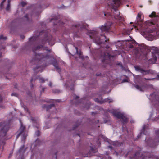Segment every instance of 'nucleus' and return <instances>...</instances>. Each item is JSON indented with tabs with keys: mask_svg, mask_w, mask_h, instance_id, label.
<instances>
[{
	"mask_svg": "<svg viewBox=\"0 0 159 159\" xmlns=\"http://www.w3.org/2000/svg\"><path fill=\"white\" fill-rule=\"evenodd\" d=\"M126 0H110L108 2V6L112 8V11L115 12L114 15V19H118L120 21L123 20V18L121 16H119L120 12L116 9V7L119 6L123 2H125Z\"/></svg>",
	"mask_w": 159,
	"mask_h": 159,
	"instance_id": "f257e3e1",
	"label": "nucleus"
},
{
	"mask_svg": "<svg viewBox=\"0 0 159 159\" xmlns=\"http://www.w3.org/2000/svg\"><path fill=\"white\" fill-rule=\"evenodd\" d=\"M132 44L131 43H129L128 44V46L130 48H133V53L135 54H137L139 53L140 54V52L141 53H143L146 50V47L144 45V44H139L138 46H135V48H139V49L135 48L134 49V47L135 46V43L136 42L134 40H133L132 42Z\"/></svg>",
	"mask_w": 159,
	"mask_h": 159,
	"instance_id": "f03ea898",
	"label": "nucleus"
},
{
	"mask_svg": "<svg viewBox=\"0 0 159 159\" xmlns=\"http://www.w3.org/2000/svg\"><path fill=\"white\" fill-rule=\"evenodd\" d=\"M111 112L112 113L113 115L117 118L121 119L123 123H125L128 121V119L124 113L117 112L116 110H113Z\"/></svg>",
	"mask_w": 159,
	"mask_h": 159,
	"instance_id": "7ed1b4c3",
	"label": "nucleus"
},
{
	"mask_svg": "<svg viewBox=\"0 0 159 159\" xmlns=\"http://www.w3.org/2000/svg\"><path fill=\"white\" fill-rule=\"evenodd\" d=\"M89 35L91 38H93L95 42L98 44H101L102 42L101 41V39L99 38L97 34V32L95 30H90L89 32Z\"/></svg>",
	"mask_w": 159,
	"mask_h": 159,
	"instance_id": "20e7f679",
	"label": "nucleus"
},
{
	"mask_svg": "<svg viewBox=\"0 0 159 159\" xmlns=\"http://www.w3.org/2000/svg\"><path fill=\"white\" fill-rule=\"evenodd\" d=\"M19 131L20 132L18 135L17 136V138L19 136H21L22 141L24 142L27 136V132L25 130V127L21 125Z\"/></svg>",
	"mask_w": 159,
	"mask_h": 159,
	"instance_id": "39448f33",
	"label": "nucleus"
},
{
	"mask_svg": "<svg viewBox=\"0 0 159 159\" xmlns=\"http://www.w3.org/2000/svg\"><path fill=\"white\" fill-rule=\"evenodd\" d=\"M111 24L112 23L111 22H107L104 25H102L100 28L102 32L108 31L110 29Z\"/></svg>",
	"mask_w": 159,
	"mask_h": 159,
	"instance_id": "423d86ee",
	"label": "nucleus"
},
{
	"mask_svg": "<svg viewBox=\"0 0 159 159\" xmlns=\"http://www.w3.org/2000/svg\"><path fill=\"white\" fill-rule=\"evenodd\" d=\"M150 17H153V20L155 22H156L159 20V16H158L156 15L155 13L154 12H152L151 14L149 15Z\"/></svg>",
	"mask_w": 159,
	"mask_h": 159,
	"instance_id": "0eeeda50",
	"label": "nucleus"
},
{
	"mask_svg": "<svg viewBox=\"0 0 159 159\" xmlns=\"http://www.w3.org/2000/svg\"><path fill=\"white\" fill-rule=\"evenodd\" d=\"M49 57L48 55L46 56L45 57L43 56V54H39L36 55V57L39 60H41V59H45L48 58Z\"/></svg>",
	"mask_w": 159,
	"mask_h": 159,
	"instance_id": "6e6552de",
	"label": "nucleus"
},
{
	"mask_svg": "<svg viewBox=\"0 0 159 159\" xmlns=\"http://www.w3.org/2000/svg\"><path fill=\"white\" fill-rule=\"evenodd\" d=\"M73 26L77 28H80L81 29L82 28H84V25H83L82 23L81 22H79L73 25Z\"/></svg>",
	"mask_w": 159,
	"mask_h": 159,
	"instance_id": "1a4fd4ad",
	"label": "nucleus"
},
{
	"mask_svg": "<svg viewBox=\"0 0 159 159\" xmlns=\"http://www.w3.org/2000/svg\"><path fill=\"white\" fill-rule=\"evenodd\" d=\"M135 70L136 71L140 72L143 74H144L145 72L143 69H142L140 66H134Z\"/></svg>",
	"mask_w": 159,
	"mask_h": 159,
	"instance_id": "9d476101",
	"label": "nucleus"
},
{
	"mask_svg": "<svg viewBox=\"0 0 159 159\" xmlns=\"http://www.w3.org/2000/svg\"><path fill=\"white\" fill-rule=\"evenodd\" d=\"M134 87L138 90L141 91H143L145 90V86H140L139 85H134Z\"/></svg>",
	"mask_w": 159,
	"mask_h": 159,
	"instance_id": "9b49d317",
	"label": "nucleus"
},
{
	"mask_svg": "<svg viewBox=\"0 0 159 159\" xmlns=\"http://www.w3.org/2000/svg\"><path fill=\"white\" fill-rule=\"evenodd\" d=\"M157 56L159 57V53H156L155 54L153 55V58L154 59V61H153V63H155L156 62Z\"/></svg>",
	"mask_w": 159,
	"mask_h": 159,
	"instance_id": "f8f14e48",
	"label": "nucleus"
},
{
	"mask_svg": "<svg viewBox=\"0 0 159 159\" xmlns=\"http://www.w3.org/2000/svg\"><path fill=\"white\" fill-rule=\"evenodd\" d=\"M121 143L118 142V141H115L113 142V144L114 146H115L116 147L119 146L121 145Z\"/></svg>",
	"mask_w": 159,
	"mask_h": 159,
	"instance_id": "ddd939ff",
	"label": "nucleus"
},
{
	"mask_svg": "<svg viewBox=\"0 0 159 159\" xmlns=\"http://www.w3.org/2000/svg\"><path fill=\"white\" fill-rule=\"evenodd\" d=\"M7 131L4 130V128L2 129L0 131V134H2V136H5Z\"/></svg>",
	"mask_w": 159,
	"mask_h": 159,
	"instance_id": "4468645a",
	"label": "nucleus"
},
{
	"mask_svg": "<svg viewBox=\"0 0 159 159\" xmlns=\"http://www.w3.org/2000/svg\"><path fill=\"white\" fill-rule=\"evenodd\" d=\"M10 9V2L9 1H8V3L7 5V7L6 8V10L7 11H9Z\"/></svg>",
	"mask_w": 159,
	"mask_h": 159,
	"instance_id": "2eb2a0df",
	"label": "nucleus"
},
{
	"mask_svg": "<svg viewBox=\"0 0 159 159\" xmlns=\"http://www.w3.org/2000/svg\"><path fill=\"white\" fill-rule=\"evenodd\" d=\"M39 80L40 82L43 83L45 82V80L43 78L39 77Z\"/></svg>",
	"mask_w": 159,
	"mask_h": 159,
	"instance_id": "dca6fc26",
	"label": "nucleus"
},
{
	"mask_svg": "<svg viewBox=\"0 0 159 159\" xmlns=\"http://www.w3.org/2000/svg\"><path fill=\"white\" fill-rule=\"evenodd\" d=\"M7 39V38L6 37H4L2 35H1L0 36V40H6Z\"/></svg>",
	"mask_w": 159,
	"mask_h": 159,
	"instance_id": "f3484780",
	"label": "nucleus"
},
{
	"mask_svg": "<svg viewBox=\"0 0 159 159\" xmlns=\"http://www.w3.org/2000/svg\"><path fill=\"white\" fill-rule=\"evenodd\" d=\"M140 15L139 14H138L137 15V19L138 21H140Z\"/></svg>",
	"mask_w": 159,
	"mask_h": 159,
	"instance_id": "a211bd4d",
	"label": "nucleus"
},
{
	"mask_svg": "<svg viewBox=\"0 0 159 159\" xmlns=\"http://www.w3.org/2000/svg\"><path fill=\"white\" fill-rule=\"evenodd\" d=\"M6 0H3V1L1 2L0 4V7L1 8H2L3 7V3L6 1Z\"/></svg>",
	"mask_w": 159,
	"mask_h": 159,
	"instance_id": "6ab92c4d",
	"label": "nucleus"
},
{
	"mask_svg": "<svg viewBox=\"0 0 159 159\" xmlns=\"http://www.w3.org/2000/svg\"><path fill=\"white\" fill-rule=\"evenodd\" d=\"M42 47L41 46V47L40 46H38L35 48H34L33 49V51L34 52L35 50H39V49H40L41 48H42Z\"/></svg>",
	"mask_w": 159,
	"mask_h": 159,
	"instance_id": "aec40b11",
	"label": "nucleus"
},
{
	"mask_svg": "<svg viewBox=\"0 0 159 159\" xmlns=\"http://www.w3.org/2000/svg\"><path fill=\"white\" fill-rule=\"evenodd\" d=\"M54 67L57 70H59V68L58 66H57V64L55 63H52Z\"/></svg>",
	"mask_w": 159,
	"mask_h": 159,
	"instance_id": "412c9836",
	"label": "nucleus"
},
{
	"mask_svg": "<svg viewBox=\"0 0 159 159\" xmlns=\"http://www.w3.org/2000/svg\"><path fill=\"white\" fill-rule=\"evenodd\" d=\"M95 101L96 102H97L98 103H102L103 102H102L101 101H99L98 99L97 98L95 99Z\"/></svg>",
	"mask_w": 159,
	"mask_h": 159,
	"instance_id": "4be33fe9",
	"label": "nucleus"
},
{
	"mask_svg": "<svg viewBox=\"0 0 159 159\" xmlns=\"http://www.w3.org/2000/svg\"><path fill=\"white\" fill-rule=\"evenodd\" d=\"M75 49H76V53H77L79 55H80L81 54V52H78V51L77 48V47H75Z\"/></svg>",
	"mask_w": 159,
	"mask_h": 159,
	"instance_id": "5701e85b",
	"label": "nucleus"
},
{
	"mask_svg": "<svg viewBox=\"0 0 159 159\" xmlns=\"http://www.w3.org/2000/svg\"><path fill=\"white\" fill-rule=\"evenodd\" d=\"M29 119L32 120V121H35L36 120L32 117H30Z\"/></svg>",
	"mask_w": 159,
	"mask_h": 159,
	"instance_id": "b1692460",
	"label": "nucleus"
},
{
	"mask_svg": "<svg viewBox=\"0 0 159 159\" xmlns=\"http://www.w3.org/2000/svg\"><path fill=\"white\" fill-rule=\"evenodd\" d=\"M35 134L37 136H38L39 135V132L37 131L35 132Z\"/></svg>",
	"mask_w": 159,
	"mask_h": 159,
	"instance_id": "393cba45",
	"label": "nucleus"
},
{
	"mask_svg": "<svg viewBox=\"0 0 159 159\" xmlns=\"http://www.w3.org/2000/svg\"><path fill=\"white\" fill-rule=\"evenodd\" d=\"M102 38H103L102 39H105V41L106 42H107V41H108V39H107L106 38V37L105 36H103L102 37Z\"/></svg>",
	"mask_w": 159,
	"mask_h": 159,
	"instance_id": "a878e982",
	"label": "nucleus"
},
{
	"mask_svg": "<svg viewBox=\"0 0 159 159\" xmlns=\"http://www.w3.org/2000/svg\"><path fill=\"white\" fill-rule=\"evenodd\" d=\"M128 82V79H124L122 80L123 82Z\"/></svg>",
	"mask_w": 159,
	"mask_h": 159,
	"instance_id": "bb28decb",
	"label": "nucleus"
},
{
	"mask_svg": "<svg viewBox=\"0 0 159 159\" xmlns=\"http://www.w3.org/2000/svg\"><path fill=\"white\" fill-rule=\"evenodd\" d=\"M105 157L106 159L107 158L108 159H111V157H110L108 155H106Z\"/></svg>",
	"mask_w": 159,
	"mask_h": 159,
	"instance_id": "cd10ccee",
	"label": "nucleus"
},
{
	"mask_svg": "<svg viewBox=\"0 0 159 159\" xmlns=\"http://www.w3.org/2000/svg\"><path fill=\"white\" fill-rule=\"evenodd\" d=\"M23 107L24 108L25 110H26V111H28V110L27 108V107H26L24 106Z\"/></svg>",
	"mask_w": 159,
	"mask_h": 159,
	"instance_id": "c85d7f7f",
	"label": "nucleus"
},
{
	"mask_svg": "<svg viewBox=\"0 0 159 159\" xmlns=\"http://www.w3.org/2000/svg\"><path fill=\"white\" fill-rule=\"evenodd\" d=\"M107 56H106V55H105V56H103V58H104V59H106V58H107ZM108 56L109 57V55L108 54Z\"/></svg>",
	"mask_w": 159,
	"mask_h": 159,
	"instance_id": "c756f323",
	"label": "nucleus"
},
{
	"mask_svg": "<svg viewBox=\"0 0 159 159\" xmlns=\"http://www.w3.org/2000/svg\"><path fill=\"white\" fill-rule=\"evenodd\" d=\"M22 148H21L19 150V152H20V153H21V151L22 150Z\"/></svg>",
	"mask_w": 159,
	"mask_h": 159,
	"instance_id": "7c9ffc66",
	"label": "nucleus"
},
{
	"mask_svg": "<svg viewBox=\"0 0 159 159\" xmlns=\"http://www.w3.org/2000/svg\"><path fill=\"white\" fill-rule=\"evenodd\" d=\"M107 14H108V15L111 16V17L112 18H113V16H112V15H111L110 13H108Z\"/></svg>",
	"mask_w": 159,
	"mask_h": 159,
	"instance_id": "2f4dec72",
	"label": "nucleus"
},
{
	"mask_svg": "<svg viewBox=\"0 0 159 159\" xmlns=\"http://www.w3.org/2000/svg\"><path fill=\"white\" fill-rule=\"evenodd\" d=\"M145 126H144V127H143V129L144 130H144H145ZM143 133L144 134H146L144 132V131Z\"/></svg>",
	"mask_w": 159,
	"mask_h": 159,
	"instance_id": "473e14b6",
	"label": "nucleus"
},
{
	"mask_svg": "<svg viewBox=\"0 0 159 159\" xmlns=\"http://www.w3.org/2000/svg\"><path fill=\"white\" fill-rule=\"evenodd\" d=\"M49 85L50 86V87H51L52 86V83L51 82H50L49 83Z\"/></svg>",
	"mask_w": 159,
	"mask_h": 159,
	"instance_id": "72a5a7b5",
	"label": "nucleus"
},
{
	"mask_svg": "<svg viewBox=\"0 0 159 159\" xmlns=\"http://www.w3.org/2000/svg\"><path fill=\"white\" fill-rule=\"evenodd\" d=\"M11 95H12V96H16V93H15V94L12 93V94H11Z\"/></svg>",
	"mask_w": 159,
	"mask_h": 159,
	"instance_id": "f704fd0d",
	"label": "nucleus"
},
{
	"mask_svg": "<svg viewBox=\"0 0 159 159\" xmlns=\"http://www.w3.org/2000/svg\"><path fill=\"white\" fill-rule=\"evenodd\" d=\"M105 102H111V101H108L106 99L105 100Z\"/></svg>",
	"mask_w": 159,
	"mask_h": 159,
	"instance_id": "c9c22d12",
	"label": "nucleus"
},
{
	"mask_svg": "<svg viewBox=\"0 0 159 159\" xmlns=\"http://www.w3.org/2000/svg\"><path fill=\"white\" fill-rule=\"evenodd\" d=\"M132 28H131L130 29H129V30H128V31L130 32L132 30Z\"/></svg>",
	"mask_w": 159,
	"mask_h": 159,
	"instance_id": "e433bc0d",
	"label": "nucleus"
},
{
	"mask_svg": "<svg viewBox=\"0 0 159 159\" xmlns=\"http://www.w3.org/2000/svg\"><path fill=\"white\" fill-rule=\"evenodd\" d=\"M25 3L24 2H22V5L23 6L24 5H25Z\"/></svg>",
	"mask_w": 159,
	"mask_h": 159,
	"instance_id": "4c0bfd02",
	"label": "nucleus"
},
{
	"mask_svg": "<svg viewBox=\"0 0 159 159\" xmlns=\"http://www.w3.org/2000/svg\"><path fill=\"white\" fill-rule=\"evenodd\" d=\"M2 98H1V96L0 95V102L2 101Z\"/></svg>",
	"mask_w": 159,
	"mask_h": 159,
	"instance_id": "58836bf2",
	"label": "nucleus"
},
{
	"mask_svg": "<svg viewBox=\"0 0 159 159\" xmlns=\"http://www.w3.org/2000/svg\"><path fill=\"white\" fill-rule=\"evenodd\" d=\"M25 16L26 18H27L28 16L27 15H26Z\"/></svg>",
	"mask_w": 159,
	"mask_h": 159,
	"instance_id": "ea45409f",
	"label": "nucleus"
},
{
	"mask_svg": "<svg viewBox=\"0 0 159 159\" xmlns=\"http://www.w3.org/2000/svg\"><path fill=\"white\" fill-rule=\"evenodd\" d=\"M137 155H138V153H137H137L135 154V156H137Z\"/></svg>",
	"mask_w": 159,
	"mask_h": 159,
	"instance_id": "a19ab883",
	"label": "nucleus"
},
{
	"mask_svg": "<svg viewBox=\"0 0 159 159\" xmlns=\"http://www.w3.org/2000/svg\"><path fill=\"white\" fill-rule=\"evenodd\" d=\"M144 158H145L144 157H143V158H142V159H144Z\"/></svg>",
	"mask_w": 159,
	"mask_h": 159,
	"instance_id": "79ce46f5",
	"label": "nucleus"
},
{
	"mask_svg": "<svg viewBox=\"0 0 159 159\" xmlns=\"http://www.w3.org/2000/svg\"><path fill=\"white\" fill-rule=\"evenodd\" d=\"M104 15H105V16H106V14H105H105H104Z\"/></svg>",
	"mask_w": 159,
	"mask_h": 159,
	"instance_id": "37998d69",
	"label": "nucleus"
},
{
	"mask_svg": "<svg viewBox=\"0 0 159 159\" xmlns=\"http://www.w3.org/2000/svg\"><path fill=\"white\" fill-rule=\"evenodd\" d=\"M32 80H30V81H32Z\"/></svg>",
	"mask_w": 159,
	"mask_h": 159,
	"instance_id": "c03bdc74",
	"label": "nucleus"
},
{
	"mask_svg": "<svg viewBox=\"0 0 159 159\" xmlns=\"http://www.w3.org/2000/svg\"><path fill=\"white\" fill-rule=\"evenodd\" d=\"M23 147H24V146H23ZM22 149L23 148V147H22Z\"/></svg>",
	"mask_w": 159,
	"mask_h": 159,
	"instance_id": "a18cd8bd",
	"label": "nucleus"
},
{
	"mask_svg": "<svg viewBox=\"0 0 159 159\" xmlns=\"http://www.w3.org/2000/svg\"><path fill=\"white\" fill-rule=\"evenodd\" d=\"M109 148H111V147H110V146H109Z\"/></svg>",
	"mask_w": 159,
	"mask_h": 159,
	"instance_id": "49530a36",
	"label": "nucleus"
},
{
	"mask_svg": "<svg viewBox=\"0 0 159 159\" xmlns=\"http://www.w3.org/2000/svg\"><path fill=\"white\" fill-rule=\"evenodd\" d=\"M1 55L0 54V57H1Z\"/></svg>",
	"mask_w": 159,
	"mask_h": 159,
	"instance_id": "de8ad7c7",
	"label": "nucleus"
},
{
	"mask_svg": "<svg viewBox=\"0 0 159 159\" xmlns=\"http://www.w3.org/2000/svg\"><path fill=\"white\" fill-rule=\"evenodd\" d=\"M142 134V133H140V134Z\"/></svg>",
	"mask_w": 159,
	"mask_h": 159,
	"instance_id": "09e8293b",
	"label": "nucleus"
}]
</instances>
